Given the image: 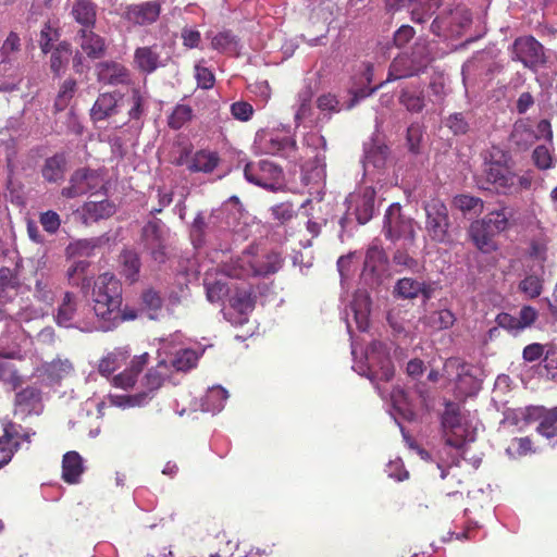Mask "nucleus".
<instances>
[{"instance_id":"48","label":"nucleus","mask_w":557,"mask_h":557,"mask_svg":"<svg viewBox=\"0 0 557 557\" xmlns=\"http://www.w3.org/2000/svg\"><path fill=\"white\" fill-rule=\"evenodd\" d=\"M420 282L411 277L400 278L395 285L396 295L403 299H414L420 295Z\"/></svg>"},{"instance_id":"24","label":"nucleus","mask_w":557,"mask_h":557,"mask_svg":"<svg viewBox=\"0 0 557 557\" xmlns=\"http://www.w3.org/2000/svg\"><path fill=\"white\" fill-rule=\"evenodd\" d=\"M398 102L410 113H421L425 108V94L421 86H406L400 89Z\"/></svg>"},{"instance_id":"12","label":"nucleus","mask_w":557,"mask_h":557,"mask_svg":"<svg viewBox=\"0 0 557 557\" xmlns=\"http://www.w3.org/2000/svg\"><path fill=\"white\" fill-rule=\"evenodd\" d=\"M441 4L442 0H385V9L392 13L412 8L411 20L414 23H424Z\"/></svg>"},{"instance_id":"28","label":"nucleus","mask_w":557,"mask_h":557,"mask_svg":"<svg viewBox=\"0 0 557 557\" xmlns=\"http://www.w3.org/2000/svg\"><path fill=\"white\" fill-rule=\"evenodd\" d=\"M20 286V280L11 269H0V302L13 300L18 294Z\"/></svg>"},{"instance_id":"5","label":"nucleus","mask_w":557,"mask_h":557,"mask_svg":"<svg viewBox=\"0 0 557 557\" xmlns=\"http://www.w3.org/2000/svg\"><path fill=\"white\" fill-rule=\"evenodd\" d=\"M424 211L425 231L430 238L440 244L449 243L450 220L446 205L441 199L433 198L424 203Z\"/></svg>"},{"instance_id":"61","label":"nucleus","mask_w":557,"mask_h":557,"mask_svg":"<svg viewBox=\"0 0 557 557\" xmlns=\"http://www.w3.org/2000/svg\"><path fill=\"white\" fill-rule=\"evenodd\" d=\"M132 107L128 111L129 120L139 121L145 113V99L139 89L132 90Z\"/></svg>"},{"instance_id":"33","label":"nucleus","mask_w":557,"mask_h":557,"mask_svg":"<svg viewBox=\"0 0 557 557\" xmlns=\"http://www.w3.org/2000/svg\"><path fill=\"white\" fill-rule=\"evenodd\" d=\"M297 143L295 138L289 136L273 137L268 141L267 152L280 154L284 158H295Z\"/></svg>"},{"instance_id":"30","label":"nucleus","mask_w":557,"mask_h":557,"mask_svg":"<svg viewBox=\"0 0 557 557\" xmlns=\"http://www.w3.org/2000/svg\"><path fill=\"white\" fill-rule=\"evenodd\" d=\"M539 139V135L528 121L520 120L515 123L511 132V140L518 147L528 149Z\"/></svg>"},{"instance_id":"22","label":"nucleus","mask_w":557,"mask_h":557,"mask_svg":"<svg viewBox=\"0 0 557 557\" xmlns=\"http://www.w3.org/2000/svg\"><path fill=\"white\" fill-rule=\"evenodd\" d=\"M98 79L108 85H125L131 81L129 71L117 62H102L98 65Z\"/></svg>"},{"instance_id":"39","label":"nucleus","mask_w":557,"mask_h":557,"mask_svg":"<svg viewBox=\"0 0 557 557\" xmlns=\"http://www.w3.org/2000/svg\"><path fill=\"white\" fill-rule=\"evenodd\" d=\"M102 245V238H85L78 239L74 243H71L67 248V255L74 257H89L94 253V250Z\"/></svg>"},{"instance_id":"41","label":"nucleus","mask_w":557,"mask_h":557,"mask_svg":"<svg viewBox=\"0 0 557 557\" xmlns=\"http://www.w3.org/2000/svg\"><path fill=\"white\" fill-rule=\"evenodd\" d=\"M71 53V45L66 41L60 42L52 51L50 57V69L57 76L60 75L61 71L67 64Z\"/></svg>"},{"instance_id":"18","label":"nucleus","mask_w":557,"mask_h":557,"mask_svg":"<svg viewBox=\"0 0 557 557\" xmlns=\"http://www.w3.org/2000/svg\"><path fill=\"white\" fill-rule=\"evenodd\" d=\"M79 47L90 59H100L106 52L104 39L95 33V28H79L76 33Z\"/></svg>"},{"instance_id":"47","label":"nucleus","mask_w":557,"mask_h":557,"mask_svg":"<svg viewBox=\"0 0 557 557\" xmlns=\"http://www.w3.org/2000/svg\"><path fill=\"white\" fill-rule=\"evenodd\" d=\"M144 233L146 236H152L153 239L157 242V246L152 248L151 256L154 261L159 263H163L166 259L165 248L160 243V226L157 221L149 222L145 228Z\"/></svg>"},{"instance_id":"35","label":"nucleus","mask_w":557,"mask_h":557,"mask_svg":"<svg viewBox=\"0 0 557 557\" xmlns=\"http://www.w3.org/2000/svg\"><path fill=\"white\" fill-rule=\"evenodd\" d=\"M255 304L256 299L250 288H236L230 298L231 307L242 314L252 311Z\"/></svg>"},{"instance_id":"9","label":"nucleus","mask_w":557,"mask_h":557,"mask_svg":"<svg viewBox=\"0 0 557 557\" xmlns=\"http://www.w3.org/2000/svg\"><path fill=\"white\" fill-rule=\"evenodd\" d=\"M511 59L521 62L525 67L535 70L545 63L543 45L533 36H522L515 39L511 47Z\"/></svg>"},{"instance_id":"20","label":"nucleus","mask_w":557,"mask_h":557,"mask_svg":"<svg viewBox=\"0 0 557 557\" xmlns=\"http://www.w3.org/2000/svg\"><path fill=\"white\" fill-rule=\"evenodd\" d=\"M117 92H103L98 96L90 109V119L94 122L104 121L119 112Z\"/></svg>"},{"instance_id":"37","label":"nucleus","mask_w":557,"mask_h":557,"mask_svg":"<svg viewBox=\"0 0 557 557\" xmlns=\"http://www.w3.org/2000/svg\"><path fill=\"white\" fill-rule=\"evenodd\" d=\"M194 117V110L190 106L178 103L174 107L168 117V126L171 129L178 131Z\"/></svg>"},{"instance_id":"7","label":"nucleus","mask_w":557,"mask_h":557,"mask_svg":"<svg viewBox=\"0 0 557 557\" xmlns=\"http://www.w3.org/2000/svg\"><path fill=\"white\" fill-rule=\"evenodd\" d=\"M2 434L0 435V466L7 465L13 455L21 448L23 442H30L35 432L23 428L11 420L2 422Z\"/></svg>"},{"instance_id":"38","label":"nucleus","mask_w":557,"mask_h":557,"mask_svg":"<svg viewBox=\"0 0 557 557\" xmlns=\"http://www.w3.org/2000/svg\"><path fill=\"white\" fill-rule=\"evenodd\" d=\"M20 51L21 38L15 32H10L0 48V64L13 62Z\"/></svg>"},{"instance_id":"31","label":"nucleus","mask_w":557,"mask_h":557,"mask_svg":"<svg viewBox=\"0 0 557 557\" xmlns=\"http://www.w3.org/2000/svg\"><path fill=\"white\" fill-rule=\"evenodd\" d=\"M539 406H527L524 408H516V409H507L504 412V419L502 420L503 425H511L518 426L520 422H524L525 424L535 423L536 419H533L534 416H537Z\"/></svg>"},{"instance_id":"34","label":"nucleus","mask_w":557,"mask_h":557,"mask_svg":"<svg viewBox=\"0 0 557 557\" xmlns=\"http://www.w3.org/2000/svg\"><path fill=\"white\" fill-rule=\"evenodd\" d=\"M129 354L125 349H115L103 357L98 366V371L104 376H109L117 370L128 358Z\"/></svg>"},{"instance_id":"40","label":"nucleus","mask_w":557,"mask_h":557,"mask_svg":"<svg viewBox=\"0 0 557 557\" xmlns=\"http://www.w3.org/2000/svg\"><path fill=\"white\" fill-rule=\"evenodd\" d=\"M75 312L76 304L74 300V295L70 292H66L58 309V324L62 326H70L75 318Z\"/></svg>"},{"instance_id":"36","label":"nucleus","mask_w":557,"mask_h":557,"mask_svg":"<svg viewBox=\"0 0 557 557\" xmlns=\"http://www.w3.org/2000/svg\"><path fill=\"white\" fill-rule=\"evenodd\" d=\"M169 366L165 361H160L157 367L150 369L144 379V385L149 393L159 389L164 380L169 376Z\"/></svg>"},{"instance_id":"11","label":"nucleus","mask_w":557,"mask_h":557,"mask_svg":"<svg viewBox=\"0 0 557 557\" xmlns=\"http://www.w3.org/2000/svg\"><path fill=\"white\" fill-rule=\"evenodd\" d=\"M99 174L90 169H77L70 177L69 185L63 187L61 195L65 198H76L100 187Z\"/></svg>"},{"instance_id":"64","label":"nucleus","mask_w":557,"mask_h":557,"mask_svg":"<svg viewBox=\"0 0 557 557\" xmlns=\"http://www.w3.org/2000/svg\"><path fill=\"white\" fill-rule=\"evenodd\" d=\"M534 164L541 170H547L553 164V158L545 146H537L532 153Z\"/></svg>"},{"instance_id":"10","label":"nucleus","mask_w":557,"mask_h":557,"mask_svg":"<svg viewBox=\"0 0 557 557\" xmlns=\"http://www.w3.org/2000/svg\"><path fill=\"white\" fill-rule=\"evenodd\" d=\"M383 232L385 237L392 242L398 240L399 238L413 240V220L401 213V206L399 203H392L387 208L384 216Z\"/></svg>"},{"instance_id":"49","label":"nucleus","mask_w":557,"mask_h":557,"mask_svg":"<svg viewBox=\"0 0 557 557\" xmlns=\"http://www.w3.org/2000/svg\"><path fill=\"white\" fill-rule=\"evenodd\" d=\"M519 290L531 299L537 298L543 292V278L536 273L528 274L519 283Z\"/></svg>"},{"instance_id":"26","label":"nucleus","mask_w":557,"mask_h":557,"mask_svg":"<svg viewBox=\"0 0 557 557\" xmlns=\"http://www.w3.org/2000/svg\"><path fill=\"white\" fill-rule=\"evenodd\" d=\"M121 275H123L129 283H135L139 278L141 262L138 253L135 250L125 249L119 257Z\"/></svg>"},{"instance_id":"55","label":"nucleus","mask_w":557,"mask_h":557,"mask_svg":"<svg viewBox=\"0 0 557 557\" xmlns=\"http://www.w3.org/2000/svg\"><path fill=\"white\" fill-rule=\"evenodd\" d=\"M482 221L485 222L486 225L490 226L497 235L507 230L509 225L506 208L490 212L482 219Z\"/></svg>"},{"instance_id":"63","label":"nucleus","mask_w":557,"mask_h":557,"mask_svg":"<svg viewBox=\"0 0 557 557\" xmlns=\"http://www.w3.org/2000/svg\"><path fill=\"white\" fill-rule=\"evenodd\" d=\"M39 222H40L42 228L49 234L57 233L61 225L60 215L55 211H52V210L42 212L39 216Z\"/></svg>"},{"instance_id":"53","label":"nucleus","mask_w":557,"mask_h":557,"mask_svg":"<svg viewBox=\"0 0 557 557\" xmlns=\"http://www.w3.org/2000/svg\"><path fill=\"white\" fill-rule=\"evenodd\" d=\"M386 262V255L383 248L379 246H371L368 248L364 258V271L374 273L379 268Z\"/></svg>"},{"instance_id":"6","label":"nucleus","mask_w":557,"mask_h":557,"mask_svg":"<svg viewBox=\"0 0 557 557\" xmlns=\"http://www.w3.org/2000/svg\"><path fill=\"white\" fill-rule=\"evenodd\" d=\"M441 426L445 444L461 449L467 441V426L462 422L459 404L445 401V408L441 416Z\"/></svg>"},{"instance_id":"17","label":"nucleus","mask_w":557,"mask_h":557,"mask_svg":"<svg viewBox=\"0 0 557 557\" xmlns=\"http://www.w3.org/2000/svg\"><path fill=\"white\" fill-rule=\"evenodd\" d=\"M532 418L536 419V433L549 444L557 445V406L550 408L539 406L537 416L533 414Z\"/></svg>"},{"instance_id":"32","label":"nucleus","mask_w":557,"mask_h":557,"mask_svg":"<svg viewBox=\"0 0 557 557\" xmlns=\"http://www.w3.org/2000/svg\"><path fill=\"white\" fill-rule=\"evenodd\" d=\"M86 219L99 221L108 219L115 213V205L109 200L89 201L83 207Z\"/></svg>"},{"instance_id":"60","label":"nucleus","mask_w":557,"mask_h":557,"mask_svg":"<svg viewBox=\"0 0 557 557\" xmlns=\"http://www.w3.org/2000/svg\"><path fill=\"white\" fill-rule=\"evenodd\" d=\"M422 139V127L419 123H411L407 128L406 140L409 151L418 153Z\"/></svg>"},{"instance_id":"13","label":"nucleus","mask_w":557,"mask_h":557,"mask_svg":"<svg viewBox=\"0 0 557 557\" xmlns=\"http://www.w3.org/2000/svg\"><path fill=\"white\" fill-rule=\"evenodd\" d=\"M220 163L218 152L201 149L188 157L187 152L182 153L176 161V165H186L191 173H212Z\"/></svg>"},{"instance_id":"3","label":"nucleus","mask_w":557,"mask_h":557,"mask_svg":"<svg viewBox=\"0 0 557 557\" xmlns=\"http://www.w3.org/2000/svg\"><path fill=\"white\" fill-rule=\"evenodd\" d=\"M282 267L281 256L269 252L263 256H255L244 252L236 260L224 265V273L233 278H248L251 276H267L278 271Z\"/></svg>"},{"instance_id":"44","label":"nucleus","mask_w":557,"mask_h":557,"mask_svg":"<svg viewBox=\"0 0 557 557\" xmlns=\"http://www.w3.org/2000/svg\"><path fill=\"white\" fill-rule=\"evenodd\" d=\"M455 321V314L448 309L436 310L425 317V324L434 330L449 329Z\"/></svg>"},{"instance_id":"57","label":"nucleus","mask_w":557,"mask_h":557,"mask_svg":"<svg viewBox=\"0 0 557 557\" xmlns=\"http://www.w3.org/2000/svg\"><path fill=\"white\" fill-rule=\"evenodd\" d=\"M541 374L547 380L557 382V350H547L542 360Z\"/></svg>"},{"instance_id":"59","label":"nucleus","mask_w":557,"mask_h":557,"mask_svg":"<svg viewBox=\"0 0 557 557\" xmlns=\"http://www.w3.org/2000/svg\"><path fill=\"white\" fill-rule=\"evenodd\" d=\"M454 205L462 212L476 211L478 209L482 210L483 208V201L480 198L469 195L456 196Z\"/></svg>"},{"instance_id":"54","label":"nucleus","mask_w":557,"mask_h":557,"mask_svg":"<svg viewBox=\"0 0 557 557\" xmlns=\"http://www.w3.org/2000/svg\"><path fill=\"white\" fill-rule=\"evenodd\" d=\"M532 451L533 442L529 436L512 438L506 448L507 455L511 458H519Z\"/></svg>"},{"instance_id":"4","label":"nucleus","mask_w":557,"mask_h":557,"mask_svg":"<svg viewBox=\"0 0 557 557\" xmlns=\"http://www.w3.org/2000/svg\"><path fill=\"white\" fill-rule=\"evenodd\" d=\"M432 58L429 46L424 41H417L410 53L398 54L391 63L387 81L408 78L424 72Z\"/></svg>"},{"instance_id":"52","label":"nucleus","mask_w":557,"mask_h":557,"mask_svg":"<svg viewBox=\"0 0 557 557\" xmlns=\"http://www.w3.org/2000/svg\"><path fill=\"white\" fill-rule=\"evenodd\" d=\"M375 358L376 357L374 356L373 352H371V355L368 356V361L370 364V369L373 372V375L382 381L388 382L389 380L393 379L394 373H395V369H394L391 358L388 356H384L383 358H381L379 361L380 369L373 370V368L375 366Z\"/></svg>"},{"instance_id":"16","label":"nucleus","mask_w":557,"mask_h":557,"mask_svg":"<svg viewBox=\"0 0 557 557\" xmlns=\"http://www.w3.org/2000/svg\"><path fill=\"white\" fill-rule=\"evenodd\" d=\"M161 13L159 1H146L139 4L128 5L125 10V18L139 26L154 23Z\"/></svg>"},{"instance_id":"50","label":"nucleus","mask_w":557,"mask_h":557,"mask_svg":"<svg viewBox=\"0 0 557 557\" xmlns=\"http://www.w3.org/2000/svg\"><path fill=\"white\" fill-rule=\"evenodd\" d=\"M198 355L193 349H181L178 350L173 359L171 360V366L176 371H187L194 368L197 363Z\"/></svg>"},{"instance_id":"56","label":"nucleus","mask_w":557,"mask_h":557,"mask_svg":"<svg viewBox=\"0 0 557 557\" xmlns=\"http://www.w3.org/2000/svg\"><path fill=\"white\" fill-rule=\"evenodd\" d=\"M270 211L273 219L280 225L288 223L296 215L294 205L289 201L274 205L273 207H271Z\"/></svg>"},{"instance_id":"19","label":"nucleus","mask_w":557,"mask_h":557,"mask_svg":"<svg viewBox=\"0 0 557 557\" xmlns=\"http://www.w3.org/2000/svg\"><path fill=\"white\" fill-rule=\"evenodd\" d=\"M469 235L475 247L482 252L487 253L497 249V245L494 240L497 234L482 220H476L471 223Z\"/></svg>"},{"instance_id":"51","label":"nucleus","mask_w":557,"mask_h":557,"mask_svg":"<svg viewBox=\"0 0 557 557\" xmlns=\"http://www.w3.org/2000/svg\"><path fill=\"white\" fill-rule=\"evenodd\" d=\"M227 399V392L221 387L211 388L205 398V410L211 412L221 411L224 408V403Z\"/></svg>"},{"instance_id":"43","label":"nucleus","mask_w":557,"mask_h":557,"mask_svg":"<svg viewBox=\"0 0 557 557\" xmlns=\"http://www.w3.org/2000/svg\"><path fill=\"white\" fill-rule=\"evenodd\" d=\"M207 298L212 304L223 302L230 295L231 287L224 278H218L213 282H206Z\"/></svg>"},{"instance_id":"14","label":"nucleus","mask_w":557,"mask_h":557,"mask_svg":"<svg viewBox=\"0 0 557 557\" xmlns=\"http://www.w3.org/2000/svg\"><path fill=\"white\" fill-rule=\"evenodd\" d=\"M349 208L359 224L368 223L374 213L375 190L372 187H366L362 193L350 195L348 198Z\"/></svg>"},{"instance_id":"45","label":"nucleus","mask_w":557,"mask_h":557,"mask_svg":"<svg viewBox=\"0 0 557 557\" xmlns=\"http://www.w3.org/2000/svg\"><path fill=\"white\" fill-rule=\"evenodd\" d=\"M445 126L455 136L466 135L470 131V114L463 112L451 113L446 117Z\"/></svg>"},{"instance_id":"62","label":"nucleus","mask_w":557,"mask_h":557,"mask_svg":"<svg viewBox=\"0 0 557 557\" xmlns=\"http://www.w3.org/2000/svg\"><path fill=\"white\" fill-rule=\"evenodd\" d=\"M530 259L534 260L539 264V270L544 273V263L547 260V247L540 242H532L528 251Z\"/></svg>"},{"instance_id":"8","label":"nucleus","mask_w":557,"mask_h":557,"mask_svg":"<svg viewBox=\"0 0 557 557\" xmlns=\"http://www.w3.org/2000/svg\"><path fill=\"white\" fill-rule=\"evenodd\" d=\"M282 175V169L269 160L250 161L244 168V176L249 183L270 190L275 189Z\"/></svg>"},{"instance_id":"27","label":"nucleus","mask_w":557,"mask_h":557,"mask_svg":"<svg viewBox=\"0 0 557 557\" xmlns=\"http://www.w3.org/2000/svg\"><path fill=\"white\" fill-rule=\"evenodd\" d=\"M134 61L137 67L147 74L154 72L161 65L157 46L137 48L134 53Z\"/></svg>"},{"instance_id":"42","label":"nucleus","mask_w":557,"mask_h":557,"mask_svg":"<svg viewBox=\"0 0 557 557\" xmlns=\"http://www.w3.org/2000/svg\"><path fill=\"white\" fill-rule=\"evenodd\" d=\"M76 85L74 78H67L62 83L53 104L55 112H62L69 107L76 92Z\"/></svg>"},{"instance_id":"58","label":"nucleus","mask_w":557,"mask_h":557,"mask_svg":"<svg viewBox=\"0 0 557 557\" xmlns=\"http://www.w3.org/2000/svg\"><path fill=\"white\" fill-rule=\"evenodd\" d=\"M59 30L46 23L40 30L39 47L42 53L47 54L52 49V44L59 40Z\"/></svg>"},{"instance_id":"46","label":"nucleus","mask_w":557,"mask_h":557,"mask_svg":"<svg viewBox=\"0 0 557 557\" xmlns=\"http://www.w3.org/2000/svg\"><path fill=\"white\" fill-rule=\"evenodd\" d=\"M449 24H451V30L455 35H460L462 29L469 27L472 22V14L466 8H456L451 10L447 15Z\"/></svg>"},{"instance_id":"25","label":"nucleus","mask_w":557,"mask_h":557,"mask_svg":"<svg viewBox=\"0 0 557 557\" xmlns=\"http://www.w3.org/2000/svg\"><path fill=\"white\" fill-rule=\"evenodd\" d=\"M84 472L83 458L77 451H67L62 459V479L69 484H76Z\"/></svg>"},{"instance_id":"23","label":"nucleus","mask_w":557,"mask_h":557,"mask_svg":"<svg viewBox=\"0 0 557 557\" xmlns=\"http://www.w3.org/2000/svg\"><path fill=\"white\" fill-rule=\"evenodd\" d=\"M70 14L79 28L96 27L97 5L91 0H75Z\"/></svg>"},{"instance_id":"1","label":"nucleus","mask_w":557,"mask_h":557,"mask_svg":"<svg viewBox=\"0 0 557 557\" xmlns=\"http://www.w3.org/2000/svg\"><path fill=\"white\" fill-rule=\"evenodd\" d=\"M511 157L498 147H492L484 156L481 187L498 194L511 195L528 189L531 180L512 171Z\"/></svg>"},{"instance_id":"21","label":"nucleus","mask_w":557,"mask_h":557,"mask_svg":"<svg viewBox=\"0 0 557 557\" xmlns=\"http://www.w3.org/2000/svg\"><path fill=\"white\" fill-rule=\"evenodd\" d=\"M41 401V392L37 387L27 386L15 394L14 414L29 416Z\"/></svg>"},{"instance_id":"2","label":"nucleus","mask_w":557,"mask_h":557,"mask_svg":"<svg viewBox=\"0 0 557 557\" xmlns=\"http://www.w3.org/2000/svg\"><path fill=\"white\" fill-rule=\"evenodd\" d=\"M94 312L100 320V329L109 331L125 317L121 314L122 286L114 274L106 272L98 276L92 289Z\"/></svg>"},{"instance_id":"29","label":"nucleus","mask_w":557,"mask_h":557,"mask_svg":"<svg viewBox=\"0 0 557 557\" xmlns=\"http://www.w3.org/2000/svg\"><path fill=\"white\" fill-rule=\"evenodd\" d=\"M66 159L62 153L46 159L41 169L42 177L49 183H55L64 177Z\"/></svg>"},{"instance_id":"15","label":"nucleus","mask_w":557,"mask_h":557,"mask_svg":"<svg viewBox=\"0 0 557 557\" xmlns=\"http://www.w3.org/2000/svg\"><path fill=\"white\" fill-rule=\"evenodd\" d=\"M90 261L75 260L66 270L69 285L78 287L84 295H87L91 284H95V273L90 269Z\"/></svg>"}]
</instances>
